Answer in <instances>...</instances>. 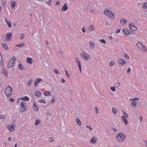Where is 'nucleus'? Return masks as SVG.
Here are the masks:
<instances>
[{"label": "nucleus", "mask_w": 147, "mask_h": 147, "mask_svg": "<svg viewBox=\"0 0 147 147\" xmlns=\"http://www.w3.org/2000/svg\"><path fill=\"white\" fill-rule=\"evenodd\" d=\"M33 108L36 111H38V107L34 103V105L33 106Z\"/></svg>", "instance_id": "nucleus-29"}, {"label": "nucleus", "mask_w": 147, "mask_h": 147, "mask_svg": "<svg viewBox=\"0 0 147 147\" xmlns=\"http://www.w3.org/2000/svg\"><path fill=\"white\" fill-rule=\"evenodd\" d=\"M12 91V87L10 85H8L5 91V94L7 97H10Z\"/></svg>", "instance_id": "nucleus-2"}, {"label": "nucleus", "mask_w": 147, "mask_h": 147, "mask_svg": "<svg viewBox=\"0 0 147 147\" xmlns=\"http://www.w3.org/2000/svg\"><path fill=\"white\" fill-rule=\"evenodd\" d=\"M14 65V63H13L12 62L9 61L8 63L7 66L9 68H10L13 66Z\"/></svg>", "instance_id": "nucleus-17"}, {"label": "nucleus", "mask_w": 147, "mask_h": 147, "mask_svg": "<svg viewBox=\"0 0 147 147\" xmlns=\"http://www.w3.org/2000/svg\"><path fill=\"white\" fill-rule=\"evenodd\" d=\"M27 107L26 103L25 102H22L20 105L21 108L22 109H20V111L22 112H24L26 110Z\"/></svg>", "instance_id": "nucleus-6"}, {"label": "nucleus", "mask_w": 147, "mask_h": 147, "mask_svg": "<svg viewBox=\"0 0 147 147\" xmlns=\"http://www.w3.org/2000/svg\"><path fill=\"white\" fill-rule=\"evenodd\" d=\"M54 71L57 74H59V73L57 70L56 69L54 70Z\"/></svg>", "instance_id": "nucleus-61"}, {"label": "nucleus", "mask_w": 147, "mask_h": 147, "mask_svg": "<svg viewBox=\"0 0 147 147\" xmlns=\"http://www.w3.org/2000/svg\"><path fill=\"white\" fill-rule=\"evenodd\" d=\"M25 44L24 43H23L22 44H20V45H16V46L18 47H20V48L23 47L25 45Z\"/></svg>", "instance_id": "nucleus-28"}, {"label": "nucleus", "mask_w": 147, "mask_h": 147, "mask_svg": "<svg viewBox=\"0 0 147 147\" xmlns=\"http://www.w3.org/2000/svg\"><path fill=\"white\" fill-rule=\"evenodd\" d=\"M110 89L113 92H114L115 90V87H110Z\"/></svg>", "instance_id": "nucleus-42"}, {"label": "nucleus", "mask_w": 147, "mask_h": 147, "mask_svg": "<svg viewBox=\"0 0 147 147\" xmlns=\"http://www.w3.org/2000/svg\"><path fill=\"white\" fill-rule=\"evenodd\" d=\"M120 29H118V30H117L116 31V32L117 33H119V32H120Z\"/></svg>", "instance_id": "nucleus-63"}, {"label": "nucleus", "mask_w": 147, "mask_h": 147, "mask_svg": "<svg viewBox=\"0 0 147 147\" xmlns=\"http://www.w3.org/2000/svg\"><path fill=\"white\" fill-rule=\"evenodd\" d=\"M51 1H52V0H49L47 2V4L48 5H49V6H50L51 4Z\"/></svg>", "instance_id": "nucleus-50"}, {"label": "nucleus", "mask_w": 147, "mask_h": 147, "mask_svg": "<svg viewBox=\"0 0 147 147\" xmlns=\"http://www.w3.org/2000/svg\"><path fill=\"white\" fill-rule=\"evenodd\" d=\"M80 56L86 60L90 59V55L86 52H83L80 54Z\"/></svg>", "instance_id": "nucleus-5"}, {"label": "nucleus", "mask_w": 147, "mask_h": 147, "mask_svg": "<svg viewBox=\"0 0 147 147\" xmlns=\"http://www.w3.org/2000/svg\"><path fill=\"white\" fill-rule=\"evenodd\" d=\"M124 56L127 59H129V56L127 54H125L124 55Z\"/></svg>", "instance_id": "nucleus-47"}, {"label": "nucleus", "mask_w": 147, "mask_h": 147, "mask_svg": "<svg viewBox=\"0 0 147 147\" xmlns=\"http://www.w3.org/2000/svg\"><path fill=\"white\" fill-rule=\"evenodd\" d=\"M7 128L10 131H13L15 129V127L11 124H9L7 125Z\"/></svg>", "instance_id": "nucleus-7"}, {"label": "nucleus", "mask_w": 147, "mask_h": 147, "mask_svg": "<svg viewBox=\"0 0 147 147\" xmlns=\"http://www.w3.org/2000/svg\"><path fill=\"white\" fill-rule=\"evenodd\" d=\"M5 3L6 1L5 0H2V4L4 7H5Z\"/></svg>", "instance_id": "nucleus-49"}, {"label": "nucleus", "mask_w": 147, "mask_h": 147, "mask_svg": "<svg viewBox=\"0 0 147 147\" xmlns=\"http://www.w3.org/2000/svg\"><path fill=\"white\" fill-rule=\"evenodd\" d=\"M60 2L59 1H57L56 3V5H59L60 4Z\"/></svg>", "instance_id": "nucleus-64"}, {"label": "nucleus", "mask_w": 147, "mask_h": 147, "mask_svg": "<svg viewBox=\"0 0 147 147\" xmlns=\"http://www.w3.org/2000/svg\"><path fill=\"white\" fill-rule=\"evenodd\" d=\"M78 65V67L79 68V69L80 70V72H81V63H77Z\"/></svg>", "instance_id": "nucleus-37"}, {"label": "nucleus", "mask_w": 147, "mask_h": 147, "mask_svg": "<svg viewBox=\"0 0 147 147\" xmlns=\"http://www.w3.org/2000/svg\"><path fill=\"white\" fill-rule=\"evenodd\" d=\"M129 28L132 30L136 31L137 30V28L136 26L133 24L130 23L129 24Z\"/></svg>", "instance_id": "nucleus-8"}, {"label": "nucleus", "mask_w": 147, "mask_h": 147, "mask_svg": "<svg viewBox=\"0 0 147 147\" xmlns=\"http://www.w3.org/2000/svg\"><path fill=\"white\" fill-rule=\"evenodd\" d=\"M127 23V21L126 20L124 19H121L120 22V23L121 25H125Z\"/></svg>", "instance_id": "nucleus-14"}, {"label": "nucleus", "mask_w": 147, "mask_h": 147, "mask_svg": "<svg viewBox=\"0 0 147 147\" xmlns=\"http://www.w3.org/2000/svg\"><path fill=\"white\" fill-rule=\"evenodd\" d=\"M131 105L135 106V107L137 105V102H136L132 101L131 102Z\"/></svg>", "instance_id": "nucleus-46"}, {"label": "nucleus", "mask_w": 147, "mask_h": 147, "mask_svg": "<svg viewBox=\"0 0 147 147\" xmlns=\"http://www.w3.org/2000/svg\"><path fill=\"white\" fill-rule=\"evenodd\" d=\"M141 48L142 51L143 52H146V48L143 46Z\"/></svg>", "instance_id": "nucleus-30"}, {"label": "nucleus", "mask_w": 147, "mask_h": 147, "mask_svg": "<svg viewBox=\"0 0 147 147\" xmlns=\"http://www.w3.org/2000/svg\"><path fill=\"white\" fill-rule=\"evenodd\" d=\"M112 129L115 132L118 129L116 128H113Z\"/></svg>", "instance_id": "nucleus-60"}, {"label": "nucleus", "mask_w": 147, "mask_h": 147, "mask_svg": "<svg viewBox=\"0 0 147 147\" xmlns=\"http://www.w3.org/2000/svg\"><path fill=\"white\" fill-rule=\"evenodd\" d=\"M5 117V115H2L0 116V119H4Z\"/></svg>", "instance_id": "nucleus-39"}, {"label": "nucleus", "mask_w": 147, "mask_h": 147, "mask_svg": "<svg viewBox=\"0 0 147 147\" xmlns=\"http://www.w3.org/2000/svg\"><path fill=\"white\" fill-rule=\"evenodd\" d=\"M94 109L96 110L95 113L96 114H98V108L97 107H95L94 108Z\"/></svg>", "instance_id": "nucleus-48"}, {"label": "nucleus", "mask_w": 147, "mask_h": 147, "mask_svg": "<svg viewBox=\"0 0 147 147\" xmlns=\"http://www.w3.org/2000/svg\"><path fill=\"white\" fill-rule=\"evenodd\" d=\"M65 72L66 75V76L70 78V75L68 74L67 71V70H65Z\"/></svg>", "instance_id": "nucleus-51"}, {"label": "nucleus", "mask_w": 147, "mask_h": 147, "mask_svg": "<svg viewBox=\"0 0 147 147\" xmlns=\"http://www.w3.org/2000/svg\"><path fill=\"white\" fill-rule=\"evenodd\" d=\"M42 80V79L40 78H38L36 79L34 83L35 86L37 87L38 86V83Z\"/></svg>", "instance_id": "nucleus-10"}, {"label": "nucleus", "mask_w": 147, "mask_h": 147, "mask_svg": "<svg viewBox=\"0 0 147 147\" xmlns=\"http://www.w3.org/2000/svg\"><path fill=\"white\" fill-rule=\"evenodd\" d=\"M33 81L32 80L30 79L29 80V81L27 83V85L28 86H29L32 83Z\"/></svg>", "instance_id": "nucleus-41"}, {"label": "nucleus", "mask_w": 147, "mask_h": 147, "mask_svg": "<svg viewBox=\"0 0 147 147\" xmlns=\"http://www.w3.org/2000/svg\"><path fill=\"white\" fill-rule=\"evenodd\" d=\"M4 18L5 21L7 23L8 27L9 28H11V22L7 20L5 17Z\"/></svg>", "instance_id": "nucleus-16"}, {"label": "nucleus", "mask_w": 147, "mask_h": 147, "mask_svg": "<svg viewBox=\"0 0 147 147\" xmlns=\"http://www.w3.org/2000/svg\"><path fill=\"white\" fill-rule=\"evenodd\" d=\"M68 9V7L66 3L64 4V6L62 8V11H64Z\"/></svg>", "instance_id": "nucleus-15"}, {"label": "nucleus", "mask_w": 147, "mask_h": 147, "mask_svg": "<svg viewBox=\"0 0 147 147\" xmlns=\"http://www.w3.org/2000/svg\"><path fill=\"white\" fill-rule=\"evenodd\" d=\"M49 141L51 142H52L54 141V139L52 137H50L49 138Z\"/></svg>", "instance_id": "nucleus-53"}, {"label": "nucleus", "mask_w": 147, "mask_h": 147, "mask_svg": "<svg viewBox=\"0 0 147 147\" xmlns=\"http://www.w3.org/2000/svg\"><path fill=\"white\" fill-rule=\"evenodd\" d=\"M18 67L20 69L22 70H24L25 69L24 67L22 65V64L21 63H20L18 65Z\"/></svg>", "instance_id": "nucleus-26"}, {"label": "nucleus", "mask_w": 147, "mask_h": 147, "mask_svg": "<svg viewBox=\"0 0 147 147\" xmlns=\"http://www.w3.org/2000/svg\"><path fill=\"white\" fill-rule=\"evenodd\" d=\"M27 62L30 64H32V63L33 60L31 58H27L26 59Z\"/></svg>", "instance_id": "nucleus-20"}, {"label": "nucleus", "mask_w": 147, "mask_h": 147, "mask_svg": "<svg viewBox=\"0 0 147 147\" xmlns=\"http://www.w3.org/2000/svg\"><path fill=\"white\" fill-rule=\"evenodd\" d=\"M104 13L106 15L111 18L114 19L115 18V14L108 9H105V10Z\"/></svg>", "instance_id": "nucleus-3"}, {"label": "nucleus", "mask_w": 147, "mask_h": 147, "mask_svg": "<svg viewBox=\"0 0 147 147\" xmlns=\"http://www.w3.org/2000/svg\"><path fill=\"white\" fill-rule=\"evenodd\" d=\"M131 71V69L130 68H129L127 71V73H129Z\"/></svg>", "instance_id": "nucleus-59"}, {"label": "nucleus", "mask_w": 147, "mask_h": 147, "mask_svg": "<svg viewBox=\"0 0 147 147\" xmlns=\"http://www.w3.org/2000/svg\"><path fill=\"white\" fill-rule=\"evenodd\" d=\"M76 121L77 123L79 125H81V122L78 118L76 119Z\"/></svg>", "instance_id": "nucleus-33"}, {"label": "nucleus", "mask_w": 147, "mask_h": 147, "mask_svg": "<svg viewBox=\"0 0 147 147\" xmlns=\"http://www.w3.org/2000/svg\"><path fill=\"white\" fill-rule=\"evenodd\" d=\"M16 59V57H13L10 60V61L12 62L13 63H15V61Z\"/></svg>", "instance_id": "nucleus-35"}, {"label": "nucleus", "mask_w": 147, "mask_h": 147, "mask_svg": "<svg viewBox=\"0 0 147 147\" xmlns=\"http://www.w3.org/2000/svg\"><path fill=\"white\" fill-rule=\"evenodd\" d=\"M20 99H22L24 101H28L29 100V98L27 96H26L24 97H22L20 98Z\"/></svg>", "instance_id": "nucleus-25"}, {"label": "nucleus", "mask_w": 147, "mask_h": 147, "mask_svg": "<svg viewBox=\"0 0 147 147\" xmlns=\"http://www.w3.org/2000/svg\"><path fill=\"white\" fill-rule=\"evenodd\" d=\"M10 3L12 8H14L16 6V3L14 1H11Z\"/></svg>", "instance_id": "nucleus-23"}, {"label": "nucleus", "mask_w": 147, "mask_h": 147, "mask_svg": "<svg viewBox=\"0 0 147 147\" xmlns=\"http://www.w3.org/2000/svg\"><path fill=\"white\" fill-rule=\"evenodd\" d=\"M115 65L113 61H110L109 62V65L110 66H112Z\"/></svg>", "instance_id": "nucleus-38"}, {"label": "nucleus", "mask_w": 147, "mask_h": 147, "mask_svg": "<svg viewBox=\"0 0 147 147\" xmlns=\"http://www.w3.org/2000/svg\"><path fill=\"white\" fill-rule=\"evenodd\" d=\"M142 7L144 8H147V2H146L144 3Z\"/></svg>", "instance_id": "nucleus-43"}, {"label": "nucleus", "mask_w": 147, "mask_h": 147, "mask_svg": "<svg viewBox=\"0 0 147 147\" xmlns=\"http://www.w3.org/2000/svg\"><path fill=\"white\" fill-rule=\"evenodd\" d=\"M139 120H140V122H141L142 121V116H140L139 117Z\"/></svg>", "instance_id": "nucleus-55"}, {"label": "nucleus", "mask_w": 147, "mask_h": 147, "mask_svg": "<svg viewBox=\"0 0 147 147\" xmlns=\"http://www.w3.org/2000/svg\"><path fill=\"white\" fill-rule=\"evenodd\" d=\"M39 102L40 103H46L44 99L40 100L39 101Z\"/></svg>", "instance_id": "nucleus-45"}, {"label": "nucleus", "mask_w": 147, "mask_h": 147, "mask_svg": "<svg viewBox=\"0 0 147 147\" xmlns=\"http://www.w3.org/2000/svg\"><path fill=\"white\" fill-rule=\"evenodd\" d=\"M40 123V121L39 120L37 119L36 120L35 125H38Z\"/></svg>", "instance_id": "nucleus-31"}, {"label": "nucleus", "mask_w": 147, "mask_h": 147, "mask_svg": "<svg viewBox=\"0 0 147 147\" xmlns=\"http://www.w3.org/2000/svg\"><path fill=\"white\" fill-rule=\"evenodd\" d=\"M41 93L38 91H36L34 93V95L35 96L39 97L41 95Z\"/></svg>", "instance_id": "nucleus-18"}, {"label": "nucleus", "mask_w": 147, "mask_h": 147, "mask_svg": "<svg viewBox=\"0 0 147 147\" xmlns=\"http://www.w3.org/2000/svg\"><path fill=\"white\" fill-rule=\"evenodd\" d=\"M1 72L3 74H4L6 77H7L8 72L5 68L3 67L1 69Z\"/></svg>", "instance_id": "nucleus-11"}, {"label": "nucleus", "mask_w": 147, "mask_h": 147, "mask_svg": "<svg viewBox=\"0 0 147 147\" xmlns=\"http://www.w3.org/2000/svg\"><path fill=\"white\" fill-rule=\"evenodd\" d=\"M121 119L123 121H124L126 119H125V117L123 116L121 117Z\"/></svg>", "instance_id": "nucleus-52"}, {"label": "nucleus", "mask_w": 147, "mask_h": 147, "mask_svg": "<svg viewBox=\"0 0 147 147\" xmlns=\"http://www.w3.org/2000/svg\"><path fill=\"white\" fill-rule=\"evenodd\" d=\"M123 31L124 32V34L128 35L129 34V32L127 29L124 28L123 30Z\"/></svg>", "instance_id": "nucleus-22"}, {"label": "nucleus", "mask_w": 147, "mask_h": 147, "mask_svg": "<svg viewBox=\"0 0 147 147\" xmlns=\"http://www.w3.org/2000/svg\"><path fill=\"white\" fill-rule=\"evenodd\" d=\"M132 99L134 100H138L139 99L137 98H133V99H130V100L131 101V100Z\"/></svg>", "instance_id": "nucleus-57"}, {"label": "nucleus", "mask_w": 147, "mask_h": 147, "mask_svg": "<svg viewBox=\"0 0 147 147\" xmlns=\"http://www.w3.org/2000/svg\"><path fill=\"white\" fill-rule=\"evenodd\" d=\"M20 37L21 39H22L24 38V34L23 33H22L20 34Z\"/></svg>", "instance_id": "nucleus-36"}, {"label": "nucleus", "mask_w": 147, "mask_h": 147, "mask_svg": "<svg viewBox=\"0 0 147 147\" xmlns=\"http://www.w3.org/2000/svg\"><path fill=\"white\" fill-rule=\"evenodd\" d=\"M124 122L126 125H127L128 123L127 120V119H126L125 121H124Z\"/></svg>", "instance_id": "nucleus-62"}, {"label": "nucleus", "mask_w": 147, "mask_h": 147, "mask_svg": "<svg viewBox=\"0 0 147 147\" xmlns=\"http://www.w3.org/2000/svg\"><path fill=\"white\" fill-rule=\"evenodd\" d=\"M95 29L94 26L92 25H90L88 28V30L90 32H91L93 30H94Z\"/></svg>", "instance_id": "nucleus-13"}, {"label": "nucleus", "mask_w": 147, "mask_h": 147, "mask_svg": "<svg viewBox=\"0 0 147 147\" xmlns=\"http://www.w3.org/2000/svg\"><path fill=\"white\" fill-rule=\"evenodd\" d=\"M3 47L5 49H8V47L7 45L5 44H3Z\"/></svg>", "instance_id": "nucleus-32"}, {"label": "nucleus", "mask_w": 147, "mask_h": 147, "mask_svg": "<svg viewBox=\"0 0 147 147\" xmlns=\"http://www.w3.org/2000/svg\"><path fill=\"white\" fill-rule=\"evenodd\" d=\"M118 62L119 65L122 66L126 63V61L122 59H119Z\"/></svg>", "instance_id": "nucleus-9"}, {"label": "nucleus", "mask_w": 147, "mask_h": 147, "mask_svg": "<svg viewBox=\"0 0 147 147\" xmlns=\"http://www.w3.org/2000/svg\"><path fill=\"white\" fill-rule=\"evenodd\" d=\"M123 113L124 115L123 116L125 117L126 118H127L128 117V115L124 111H123Z\"/></svg>", "instance_id": "nucleus-40"}, {"label": "nucleus", "mask_w": 147, "mask_h": 147, "mask_svg": "<svg viewBox=\"0 0 147 147\" xmlns=\"http://www.w3.org/2000/svg\"><path fill=\"white\" fill-rule=\"evenodd\" d=\"M136 45L138 47L140 48H141L143 47V45L140 42H138L136 43Z\"/></svg>", "instance_id": "nucleus-27"}, {"label": "nucleus", "mask_w": 147, "mask_h": 147, "mask_svg": "<svg viewBox=\"0 0 147 147\" xmlns=\"http://www.w3.org/2000/svg\"><path fill=\"white\" fill-rule=\"evenodd\" d=\"M97 141V138L94 136H93L90 141V143L91 144H95L96 143Z\"/></svg>", "instance_id": "nucleus-12"}, {"label": "nucleus", "mask_w": 147, "mask_h": 147, "mask_svg": "<svg viewBox=\"0 0 147 147\" xmlns=\"http://www.w3.org/2000/svg\"><path fill=\"white\" fill-rule=\"evenodd\" d=\"M12 35L11 32L6 34L5 37L3 38V40L4 41H9L11 39Z\"/></svg>", "instance_id": "nucleus-4"}, {"label": "nucleus", "mask_w": 147, "mask_h": 147, "mask_svg": "<svg viewBox=\"0 0 147 147\" xmlns=\"http://www.w3.org/2000/svg\"><path fill=\"white\" fill-rule=\"evenodd\" d=\"M120 84L119 83H116V86H117V87H118L119 86Z\"/></svg>", "instance_id": "nucleus-58"}, {"label": "nucleus", "mask_w": 147, "mask_h": 147, "mask_svg": "<svg viewBox=\"0 0 147 147\" xmlns=\"http://www.w3.org/2000/svg\"><path fill=\"white\" fill-rule=\"evenodd\" d=\"M85 28V27H83L82 29V31L83 33H85L86 32Z\"/></svg>", "instance_id": "nucleus-54"}, {"label": "nucleus", "mask_w": 147, "mask_h": 147, "mask_svg": "<svg viewBox=\"0 0 147 147\" xmlns=\"http://www.w3.org/2000/svg\"><path fill=\"white\" fill-rule=\"evenodd\" d=\"M55 98L54 97L53 98L51 102L52 103H53L55 101Z\"/></svg>", "instance_id": "nucleus-56"}, {"label": "nucleus", "mask_w": 147, "mask_h": 147, "mask_svg": "<svg viewBox=\"0 0 147 147\" xmlns=\"http://www.w3.org/2000/svg\"><path fill=\"white\" fill-rule=\"evenodd\" d=\"M88 42L90 48L92 49H93L95 47V45L94 42L91 41H89Z\"/></svg>", "instance_id": "nucleus-19"}, {"label": "nucleus", "mask_w": 147, "mask_h": 147, "mask_svg": "<svg viewBox=\"0 0 147 147\" xmlns=\"http://www.w3.org/2000/svg\"><path fill=\"white\" fill-rule=\"evenodd\" d=\"M43 94L45 96H50L51 95L50 92L49 91H45L43 92Z\"/></svg>", "instance_id": "nucleus-24"}, {"label": "nucleus", "mask_w": 147, "mask_h": 147, "mask_svg": "<svg viewBox=\"0 0 147 147\" xmlns=\"http://www.w3.org/2000/svg\"><path fill=\"white\" fill-rule=\"evenodd\" d=\"M118 109L117 108L112 107V112L114 114H117V112Z\"/></svg>", "instance_id": "nucleus-21"}, {"label": "nucleus", "mask_w": 147, "mask_h": 147, "mask_svg": "<svg viewBox=\"0 0 147 147\" xmlns=\"http://www.w3.org/2000/svg\"><path fill=\"white\" fill-rule=\"evenodd\" d=\"M126 138V136L122 133H119L116 136V138L117 140L120 142H123Z\"/></svg>", "instance_id": "nucleus-1"}, {"label": "nucleus", "mask_w": 147, "mask_h": 147, "mask_svg": "<svg viewBox=\"0 0 147 147\" xmlns=\"http://www.w3.org/2000/svg\"><path fill=\"white\" fill-rule=\"evenodd\" d=\"M75 59L76 60V63L77 64L78 63H80V61L79 60V59L77 57H75Z\"/></svg>", "instance_id": "nucleus-34"}, {"label": "nucleus", "mask_w": 147, "mask_h": 147, "mask_svg": "<svg viewBox=\"0 0 147 147\" xmlns=\"http://www.w3.org/2000/svg\"><path fill=\"white\" fill-rule=\"evenodd\" d=\"M100 41L102 43H103L104 44H106V43L105 40L104 39H100Z\"/></svg>", "instance_id": "nucleus-44"}]
</instances>
